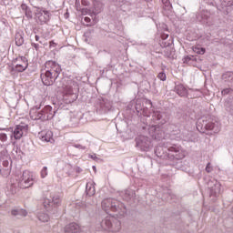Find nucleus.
Instances as JSON below:
<instances>
[{"instance_id": "nucleus-8", "label": "nucleus", "mask_w": 233, "mask_h": 233, "mask_svg": "<svg viewBox=\"0 0 233 233\" xmlns=\"http://www.w3.org/2000/svg\"><path fill=\"white\" fill-rule=\"evenodd\" d=\"M103 230L109 232H119L121 230V221L116 217H106L101 221Z\"/></svg>"}, {"instance_id": "nucleus-34", "label": "nucleus", "mask_w": 233, "mask_h": 233, "mask_svg": "<svg viewBox=\"0 0 233 233\" xmlns=\"http://www.w3.org/2000/svg\"><path fill=\"white\" fill-rule=\"evenodd\" d=\"M162 3L164 5V10H167L168 12L172 10V4H170V0H162Z\"/></svg>"}, {"instance_id": "nucleus-12", "label": "nucleus", "mask_w": 233, "mask_h": 233, "mask_svg": "<svg viewBox=\"0 0 233 233\" xmlns=\"http://www.w3.org/2000/svg\"><path fill=\"white\" fill-rule=\"evenodd\" d=\"M152 117L157 125H165L170 121V114L165 111H154Z\"/></svg>"}, {"instance_id": "nucleus-18", "label": "nucleus", "mask_w": 233, "mask_h": 233, "mask_svg": "<svg viewBox=\"0 0 233 233\" xmlns=\"http://www.w3.org/2000/svg\"><path fill=\"white\" fill-rule=\"evenodd\" d=\"M41 79L46 86H52L57 77L52 75V73L46 71L45 73H41Z\"/></svg>"}, {"instance_id": "nucleus-55", "label": "nucleus", "mask_w": 233, "mask_h": 233, "mask_svg": "<svg viewBox=\"0 0 233 233\" xmlns=\"http://www.w3.org/2000/svg\"><path fill=\"white\" fill-rule=\"evenodd\" d=\"M76 172H82V169H81V167H76Z\"/></svg>"}, {"instance_id": "nucleus-33", "label": "nucleus", "mask_w": 233, "mask_h": 233, "mask_svg": "<svg viewBox=\"0 0 233 233\" xmlns=\"http://www.w3.org/2000/svg\"><path fill=\"white\" fill-rule=\"evenodd\" d=\"M193 52H195V54H198V56H203V54H205L207 50L204 47L195 46L193 47Z\"/></svg>"}, {"instance_id": "nucleus-10", "label": "nucleus", "mask_w": 233, "mask_h": 233, "mask_svg": "<svg viewBox=\"0 0 233 233\" xmlns=\"http://www.w3.org/2000/svg\"><path fill=\"white\" fill-rule=\"evenodd\" d=\"M197 21L202 23V25H212L214 23V12L208 11L207 9H200L197 15Z\"/></svg>"}, {"instance_id": "nucleus-24", "label": "nucleus", "mask_w": 233, "mask_h": 233, "mask_svg": "<svg viewBox=\"0 0 233 233\" xmlns=\"http://www.w3.org/2000/svg\"><path fill=\"white\" fill-rule=\"evenodd\" d=\"M164 56L168 59H174L176 57V49L172 46L166 47L164 49Z\"/></svg>"}, {"instance_id": "nucleus-41", "label": "nucleus", "mask_w": 233, "mask_h": 233, "mask_svg": "<svg viewBox=\"0 0 233 233\" xmlns=\"http://www.w3.org/2000/svg\"><path fill=\"white\" fill-rule=\"evenodd\" d=\"M157 77L160 81H167V75L163 72L159 73Z\"/></svg>"}, {"instance_id": "nucleus-52", "label": "nucleus", "mask_w": 233, "mask_h": 233, "mask_svg": "<svg viewBox=\"0 0 233 233\" xmlns=\"http://www.w3.org/2000/svg\"><path fill=\"white\" fill-rule=\"evenodd\" d=\"M35 41H39L40 45H43V41H40V40H39V39H40V38H39V35H36L35 36Z\"/></svg>"}, {"instance_id": "nucleus-19", "label": "nucleus", "mask_w": 233, "mask_h": 233, "mask_svg": "<svg viewBox=\"0 0 233 233\" xmlns=\"http://www.w3.org/2000/svg\"><path fill=\"white\" fill-rule=\"evenodd\" d=\"M151 132H154L153 137L155 139L161 141V139H165V132L162 131L161 127L157 126H152L150 128Z\"/></svg>"}, {"instance_id": "nucleus-59", "label": "nucleus", "mask_w": 233, "mask_h": 233, "mask_svg": "<svg viewBox=\"0 0 233 233\" xmlns=\"http://www.w3.org/2000/svg\"><path fill=\"white\" fill-rule=\"evenodd\" d=\"M170 165H174V163H171Z\"/></svg>"}, {"instance_id": "nucleus-17", "label": "nucleus", "mask_w": 233, "mask_h": 233, "mask_svg": "<svg viewBox=\"0 0 233 233\" xmlns=\"http://www.w3.org/2000/svg\"><path fill=\"white\" fill-rule=\"evenodd\" d=\"M35 15L41 25H45V23H48V21H50V12L43 8L36 7Z\"/></svg>"}, {"instance_id": "nucleus-49", "label": "nucleus", "mask_w": 233, "mask_h": 233, "mask_svg": "<svg viewBox=\"0 0 233 233\" xmlns=\"http://www.w3.org/2000/svg\"><path fill=\"white\" fill-rule=\"evenodd\" d=\"M31 46H32L33 48L35 49L36 51L39 50V44L31 43Z\"/></svg>"}, {"instance_id": "nucleus-11", "label": "nucleus", "mask_w": 233, "mask_h": 233, "mask_svg": "<svg viewBox=\"0 0 233 233\" xmlns=\"http://www.w3.org/2000/svg\"><path fill=\"white\" fill-rule=\"evenodd\" d=\"M32 185H34V175L28 170L24 171L18 182V187L20 188H30Z\"/></svg>"}, {"instance_id": "nucleus-37", "label": "nucleus", "mask_w": 233, "mask_h": 233, "mask_svg": "<svg viewBox=\"0 0 233 233\" xmlns=\"http://www.w3.org/2000/svg\"><path fill=\"white\" fill-rule=\"evenodd\" d=\"M48 176V167H44L41 170V177L45 178Z\"/></svg>"}, {"instance_id": "nucleus-26", "label": "nucleus", "mask_w": 233, "mask_h": 233, "mask_svg": "<svg viewBox=\"0 0 233 233\" xmlns=\"http://www.w3.org/2000/svg\"><path fill=\"white\" fill-rule=\"evenodd\" d=\"M11 214L15 218H25L28 212H26L25 209H12Z\"/></svg>"}, {"instance_id": "nucleus-7", "label": "nucleus", "mask_w": 233, "mask_h": 233, "mask_svg": "<svg viewBox=\"0 0 233 233\" xmlns=\"http://www.w3.org/2000/svg\"><path fill=\"white\" fill-rule=\"evenodd\" d=\"M95 110L96 114H99V116H103L105 114H108V112H112V110H114L112 101L103 97L97 98L95 103Z\"/></svg>"}, {"instance_id": "nucleus-31", "label": "nucleus", "mask_w": 233, "mask_h": 233, "mask_svg": "<svg viewBox=\"0 0 233 233\" xmlns=\"http://www.w3.org/2000/svg\"><path fill=\"white\" fill-rule=\"evenodd\" d=\"M37 218L42 223H46L50 219V216L46 213H38Z\"/></svg>"}, {"instance_id": "nucleus-40", "label": "nucleus", "mask_w": 233, "mask_h": 233, "mask_svg": "<svg viewBox=\"0 0 233 233\" xmlns=\"http://www.w3.org/2000/svg\"><path fill=\"white\" fill-rule=\"evenodd\" d=\"M190 61H196V56H186L184 58V63H190Z\"/></svg>"}, {"instance_id": "nucleus-23", "label": "nucleus", "mask_w": 233, "mask_h": 233, "mask_svg": "<svg viewBox=\"0 0 233 233\" xmlns=\"http://www.w3.org/2000/svg\"><path fill=\"white\" fill-rule=\"evenodd\" d=\"M80 228L76 223H70L65 227L66 233H77L79 232Z\"/></svg>"}, {"instance_id": "nucleus-35", "label": "nucleus", "mask_w": 233, "mask_h": 233, "mask_svg": "<svg viewBox=\"0 0 233 233\" xmlns=\"http://www.w3.org/2000/svg\"><path fill=\"white\" fill-rule=\"evenodd\" d=\"M173 42L172 40H162L160 46H162V48H168V46H173Z\"/></svg>"}, {"instance_id": "nucleus-16", "label": "nucleus", "mask_w": 233, "mask_h": 233, "mask_svg": "<svg viewBox=\"0 0 233 233\" xmlns=\"http://www.w3.org/2000/svg\"><path fill=\"white\" fill-rule=\"evenodd\" d=\"M27 130V127L26 126H21V125H18L15 127V130L13 127H9L6 129V132H10V136L11 137H15V139H20L21 137H23V134L24 132H26Z\"/></svg>"}, {"instance_id": "nucleus-48", "label": "nucleus", "mask_w": 233, "mask_h": 233, "mask_svg": "<svg viewBox=\"0 0 233 233\" xmlns=\"http://www.w3.org/2000/svg\"><path fill=\"white\" fill-rule=\"evenodd\" d=\"M89 157H91V159H93L94 161H99V157H97L96 154L89 155Z\"/></svg>"}, {"instance_id": "nucleus-9", "label": "nucleus", "mask_w": 233, "mask_h": 233, "mask_svg": "<svg viewBox=\"0 0 233 233\" xmlns=\"http://www.w3.org/2000/svg\"><path fill=\"white\" fill-rule=\"evenodd\" d=\"M28 68V59L25 56H18L13 60V66L10 67L11 74L15 72H25Z\"/></svg>"}, {"instance_id": "nucleus-50", "label": "nucleus", "mask_w": 233, "mask_h": 233, "mask_svg": "<svg viewBox=\"0 0 233 233\" xmlns=\"http://www.w3.org/2000/svg\"><path fill=\"white\" fill-rule=\"evenodd\" d=\"M82 5L84 6H88V5H90V2L86 1V0H82Z\"/></svg>"}, {"instance_id": "nucleus-44", "label": "nucleus", "mask_w": 233, "mask_h": 233, "mask_svg": "<svg viewBox=\"0 0 233 233\" xmlns=\"http://www.w3.org/2000/svg\"><path fill=\"white\" fill-rule=\"evenodd\" d=\"M116 6H123V0H113Z\"/></svg>"}, {"instance_id": "nucleus-4", "label": "nucleus", "mask_w": 233, "mask_h": 233, "mask_svg": "<svg viewBox=\"0 0 233 233\" xmlns=\"http://www.w3.org/2000/svg\"><path fill=\"white\" fill-rule=\"evenodd\" d=\"M29 115L34 121H48L54 119L56 110L53 111L50 106H46L43 109L41 107H34L30 110Z\"/></svg>"}, {"instance_id": "nucleus-38", "label": "nucleus", "mask_w": 233, "mask_h": 233, "mask_svg": "<svg viewBox=\"0 0 233 233\" xmlns=\"http://www.w3.org/2000/svg\"><path fill=\"white\" fill-rule=\"evenodd\" d=\"M222 6H233V0H223Z\"/></svg>"}, {"instance_id": "nucleus-36", "label": "nucleus", "mask_w": 233, "mask_h": 233, "mask_svg": "<svg viewBox=\"0 0 233 233\" xmlns=\"http://www.w3.org/2000/svg\"><path fill=\"white\" fill-rule=\"evenodd\" d=\"M125 196H126L127 201H128V199H132V198H134V191L133 190H126Z\"/></svg>"}, {"instance_id": "nucleus-45", "label": "nucleus", "mask_w": 233, "mask_h": 233, "mask_svg": "<svg viewBox=\"0 0 233 233\" xmlns=\"http://www.w3.org/2000/svg\"><path fill=\"white\" fill-rule=\"evenodd\" d=\"M161 39L162 41H167V39H168V34L167 33L161 34Z\"/></svg>"}, {"instance_id": "nucleus-29", "label": "nucleus", "mask_w": 233, "mask_h": 233, "mask_svg": "<svg viewBox=\"0 0 233 233\" xmlns=\"http://www.w3.org/2000/svg\"><path fill=\"white\" fill-rule=\"evenodd\" d=\"M86 196H89V198H91V196H94L96 194V187H94L92 184H86Z\"/></svg>"}, {"instance_id": "nucleus-22", "label": "nucleus", "mask_w": 233, "mask_h": 233, "mask_svg": "<svg viewBox=\"0 0 233 233\" xmlns=\"http://www.w3.org/2000/svg\"><path fill=\"white\" fill-rule=\"evenodd\" d=\"M194 133H192V131H188L187 129L182 130L181 134L179 135L180 139H182V141H194V137H192Z\"/></svg>"}, {"instance_id": "nucleus-13", "label": "nucleus", "mask_w": 233, "mask_h": 233, "mask_svg": "<svg viewBox=\"0 0 233 233\" xmlns=\"http://www.w3.org/2000/svg\"><path fill=\"white\" fill-rule=\"evenodd\" d=\"M136 144L140 150L143 152H147L152 148V142L149 140L148 137L140 136L136 138Z\"/></svg>"}, {"instance_id": "nucleus-54", "label": "nucleus", "mask_w": 233, "mask_h": 233, "mask_svg": "<svg viewBox=\"0 0 233 233\" xmlns=\"http://www.w3.org/2000/svg\"><path fill=\"white\" fill-rule=\"evenodd\" d=\"M49 46H50V47H52V46H56V43L54 42V41H51V42H49Z\"/></svg>"}, {"instance_id": "nucleus-27", "label": "nucleus", "mask_w": 233, "mask_h": 233, "mask_svg": "<svg viewBox=\"0 0 233 233\" xmlns=\"http://www.w3.org/2000/svg\"><path fill=\"white\" fill-rule=\"evenodd\" d=\"M20 8L22 12L25 13V15L27 17V19H32V10H30V7H28L26 4H22Z\"/></svg>"}, {"instance_id": "nucleus-47", "label": "nucleus", "mask_w": 233, "mask_h": 233, "mask_svg": "<svg viewBox=\"0 0 233 233\" xmlns=\"http://www.w3.org/2000/svg\"><path fill=\"white\" fill-rule=\"evenodd\" d=\"M226 108H227L228 112H230V114H233V106H229V107H228V103H227Z\"/></svg>"}, {"instance_id": "nucleus-51", "label": "nucleus", "mask_w": 233, "mask_h": 233, "mask_svg": "<svg viewBox=\"0 0 233 233\" xmlns=\"http://www.w3.org/2000/svg\"><path fill=\"white\" fill-rule=\"evenodd\" d=\"M82 14H83V15L88 14V9L83 8V9H82Z\"/></svg>"}, {"instance_id": "nucleus-1", "label": "nucleus", "mask_w": 233, "mask_h": 233, "mask_svg": "<svg viewBox=\"0 0 233 233\" xmlns=\"http://www.w3.org/2000/svg\"><path fill=\"white\" fill-rule=\"evenodd\" d=\"M155 154L160 159H166L167 161H179L185 157L183 148L168 141L163 142V146L157 147Z\"/></svg>"}, {"instance_id": "nucleus-39", "label": "nucleus", "mask_w": 233, "mask_h": 233, "mask_svg": "<svg viewBox=\"0 0 233 233\" xmlns=\"http://www.w3.org/2000/svg\"><path fill=\"white\" fill-rule=\"evenodd\" d=\"M233 89L228 87V88H225L221 91L222 96H228V94H232Z\"/></svg>"}, {"instance_id": "nucleus-30", "label": "nucleus", "mask_w": 233, "mask_h": 233, "mask_svg": "<svg viewBox=\"0 0 233 233\" xmlns=\"http://www.w3.org/2000/svg\"><path fill=\"white\" fill-rule=\"evenodd\" d=\"M163 198L166 201H174V199H176V195H174L172 191L168 190L167 193H164Z\"/></svg>"}, {"instance_id": "nucleus-28", "label": "nucleus", "mask_w": 233, "mask_h": 233, "mask_svg": "<svg viewBox=\"0 0 233 233\" xmlns=\"http://www.w3.org/2000/svg\"><path fill=\"white\" fill-rule=\"evenodd\" d=\"M40 139L41 141H45L46 143H50L51 141H54V138H52V132L48 131L46 134L41 133Z\"/></svg>"}, {"instance_id": "nucleus-21", "label": "nucleus", "mask_w": 233, "mask_h": 233, "mask_svg": "<svg viewBox=\"0 0 233 233\" xmlns=\"http://www.w3.org/2000/svg\"><path fill=\"white\" fill-rule=\"evenodd\" d=\"M15 41L16 46H23L25 45V32L19 30L15 35Z\"/></svg>"}, {"instance_id": "nucleus-2", "label": "nucleus", "mask_w": 233, "mask_h": 233, "mask_svg": "<svg viewBox=\"0 0 233 233\" xmlns=\"http://www.w3.org/2000/svg\"><path fill=\"white\" fill-rule=\"evenodd\" d=\"M197 130L202 134H205L206 130H213L215 134H218L221 130V125L210 115H208L198 119Z\"/></svg>"}, {"instance_id": "nucleus-25", "label": "nucleus", "mask_w": 233, "mask_h": 233, "mask_svg": "<svg viewBox=\"0 0 233 233\" xmlns=\"http://www.w3.org/2000/svg\"><path fill=\"white\" fill-rule=\"evenodd\" d=\"M222 79L225 83H228V86H233V73L226 72L222 75Z\"/></svg>"}, {"instance_id": "nucleus-46", "label": "nucleus", "mask_w": 233, "mask_h": 233, "mask_svg": "<svg viewBox=\"0 0 233 233\" xmlns=\"http://www.w3.org/2000/svg\"><path fill=\"white\" fill-rule=\"evenodd\" d=\"M206 172H208V174H210V172H212V167H210V163L207 164Z\"/></svg>"}, {"instance_id": "nucleus-58", "label": "nucleus", "mask_w": 233, "mask_h": 233, "mask_svg": "<svg viewBox=\"0 0 233 233\" xmlns=\"http://www.w3.org/2000/svg\"><path fill=\"white\" fill-rule=\"evenodd\" d=\"M210 5H212V6H214V3L213 2H211Z\"/></svg>"}, {"instance_id": "nucleus-32", "label": "nucleus", "mask_w": 233, "mask_h": 233, "mask_svg": "<svg viewBox=\"0 0 233 233\" xmlns=\"http://www.w3.org/2000/svg\"><path fill=\"white\" fill-rule=\"evenodd\" d=\"M135 109L137 114H139L141 111L145 112V107H143V105H141V100H137Z\"/></svg>"}, {"instance_id": "nucleus-5", "label": "nucleus", "mask_w": 233, "mask_h": 233, "mask_svg": "<svg viewBox=\"0 0 233 233\" xmlns=\"http://www.w3.org/2000/svg\"><path fill=\"white\" fill-rule=\"evenodd\" d=\"M0 174L4 177H8L12 173V158L8 155V150L6 148L0 152Z\"/></svg>"}, {"instance_id": "nucleus-14", "label": "nucleus", "mask_w": 233, "mask_h": 233, "mask_svg": "<svg viewBox=\"0 0 233 233\" xmlns=\"http://www.w3.org/2000/svg\"><path fill=\"white\" fill-rule=\"evenodd\" d=\"M208 188L210 190V196L218 198L221 194V184L215 178H211L208 181Z\"/></svg>"}, {"instance_id": "nucleus-3", "label": "nucleus", "mask_w": 233, "mask_h": 233, "mask_svg": "<svg viewBox=\"0 0 233 233\" xmlns=\"http://www.w3.org/2000/svg\"><path fill=\"white\" fill-rule=\"evenodd\" d=\"M102 208L108 214V212H117L116 218H123L127 214V207L125 204L116 200V198H106L102 201Z\"/></svg>"}, {"instance_id": "nucleus-53", "label": "nucleus", "mask_w": 233, "mask_h": 233, "mask_svg": "<svg viewBox=\"0 0 233 233\" xmlns=\"http://www.w3.org/2000/svg\"><path fill=\"white\" fill-rule=\"evenodd\" d=\"M84 21H86V23H90V17H88V16H86L85 18H84Z\"/></svg>"}, {"instance_id": "nucleus-42", "label": "nucleus", "mask_w": 233, "mask_h": 233, "mask_svg": "<svg viewBox=\"0 0 233 233\" xmlns=\"http://www.w3.org/2000/svg\"><path fill=\"white\" fill-rule=\"evenodd\" d=\"M6 139H8V137L6 136V133H1L0 134V141H6Z\"/></svg>"}, {"instance_id": "nucleus-43", "label": "nucleus", "mask_w": 233, "mask_h": 233, "mask_svg": "<svg viewBox=\"0 0 233 233\" xmlns=\"http://www.w3.org/2000/svg\"><path fill=\"white\" fill-rule=\"evenodd\" d=\"M75 148H79L80 150H86V147L81 145V144H75Z\"/></svg>"}, {"instance_id": "nucleus-57", "label": "nucleus", "mask_w": 233, "mask_h": 233, "mask_svg": "<svg viewBox=\"0 0 233 233\" xmlns=\"http://www.w3.org/2000/svg\"><path fill=\"white\" fill-rule=\"evenodd\" d=\"M93 170H95V172H96V166H93Z\"/></svg>"}, {"instance_id": "nucleus-56", "label": "nucleus", "mask_w": 233, "mask_h": 233, "mask_svg": "<svg viewBox=\"0 0 233 233\" xmlns=\"http://www.w3.org/2000/svg\"><path fill=\"white\" fill-rule=\"evenodd\" d=\"M64 17H66V19H68V13H66V14L64 15Z\"/></svg>"}, {"instance_id": "nucleus-6", "label": "nucleus", "mask_w": 233, "mask_h": 233, "mask_svg": "<svg viewBox=\"0 0 233 233\" xmlns=\"http://www.w3.org/2000/svg\"><path fill=\"white\" fill-rule=\"evenodd\" d=\"M61 205V198L59 196H54L52 200L49 198H44L42 200V206L46 212H49L53 218H57L59 216V210L57 208Z\"/></svg>"}, {"instance_id": "nucleus-15", "label": "nucleus", "mask_w": 233, "mask_h": 233, "mask_svg": "<svg viewBox=\"0 0 233 233\" xmlns=\"http://www.w3.org/2000/svg\"><path fill=\"white\" fill-rule=\"evenodd\" d=\"M46 72H50L51 75L59 77V74H61V66L54 61H48L46 63Z\"/></svg>"}, {"instance_id": "nucleus-20", "label": "nucleus", "mask_w": 233, "mask_h": 233, "mask_svg": "<svg viewBox=\"0 0 233 233\" xmlns=\"http://www.w3.org/2000/svg\"><path fill=\"white\" fill-rule=\"evenodd\" d=\"M175 92L180 96V97H187V96H188V91L183 84H176Z\"/></svg>"}]
</instances>
